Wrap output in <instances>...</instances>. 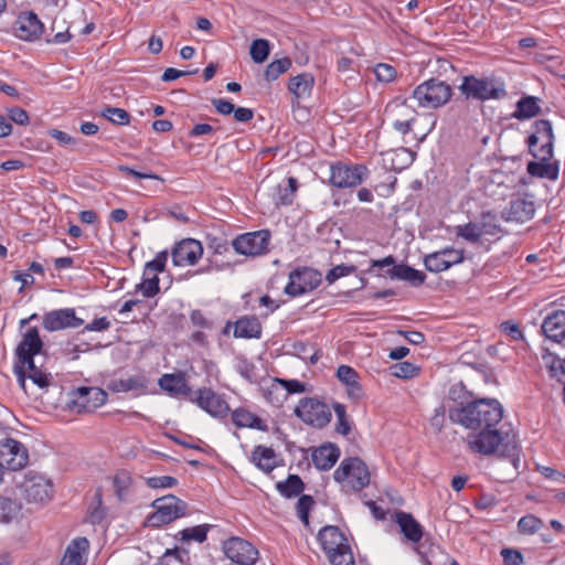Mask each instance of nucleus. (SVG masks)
<instances>
[{
    "label": "nucleus",
    "instance_id": "bf43d9fd",
    "mask_svg": "<svg viewBox=\"0 0 565 565\" xmlns=\"http://www.w3.org/2000/svg\"><path fill=\"white\" fill-rule=\"evenodd\" d=\"M553 143L554 140H544L541 142V146L537 149L535 147L529 149L535 159L550 162V160L553 158Z\"/></svg>",
    "mask_w": 565,
    "mask_h": 565
},
{
    "label": "nucleus",
    "instance_id": "aec40b11",
    "mask_svg": "<svg viewBox=\"0 0 565 565\" xmlns=\"http://www.w3.org/2000/svg\"><path fill=\"white\" fill-rule=\"evenodd\" d=\"M195 403L213 417H224L230 412V406L223 396L211 388H199Z\"/></svg>",
    "mask_w": 565,
    "mask_h": 565
},
{
    "label": "nucleus",
    "instance_id": "2eb2a0df",
    "mask_svg": "<svg viewBox=\"0 0 565 565\" xmlns=\"http://www.w3.org/2000/svg\"><path fill=\"white\" fill-rule=\"evenodd\" d=\"M222 548L225 556L237 565H255L259 556L258 550L250 542L238 536L224 541Z\"/></svg>",
    "mask_w": 565,
    "mask_h": 565
},
{
    "label": "nucleus",
    "instance_id": "393cba45",
    "mask_svg": "<svg viewBox=\"0 0 565 565\" xmlns=\"http://www.w3.org/2000/svg\"><path fill=\"white\" fill-rule=\"evenodd\" d=\"M542 331L553 342L561 343L565 340V310L550 312L543 320Z\"/></svg>",
    "mask_w": 565,
    "mask_h": 565
},
{
    "label": "nucleus",
    "instance_id": "20e7f679",
    "mask_svg": "<svg viewBox=\"0 0 565 565\" xmlns=\"http://www.w3.org/2000/svg\"><path fill=\"white\" fill-rule=\"evenodd\" d=\"M466 99L478 102L499 100L507 97L508 92L503 79L497 76L466 75L459 85Z\"/></svg>",
    "mask_w": 565,
    "mask_h": 565
},
{
    "label": "nucleus",
    "instance_id": "de8ad7c7",
    "mask_svg": "<svg viewBox=\"0 0 565 565\" xmlns=\"http://www.w3.org/2000/svg\"><path fill=\"white\" fill-rule=\"evenodd\" d=\"M456 235L465 241L477 244L482 243L479 222H468L456 227Z\"/></svg>",
    "mask_w": 565,
    "mask_h": 565
},
{
    "label": "nucleus",
    "instance_id": "13d9d810",
    "mask_svg": "<svg viewBox=\"0 0 565 565\" xmlns=\"http://www.w3.org/2000/svg\"><path fill=\"white\" fill-rule=\"evenodd\" d=\"M145 481L150 489H168L178 484L177 478L172 476L148 477Z\"/></svg>",
    "mask_w": 565,
    "mask_h": 565
},
{
    "label": "nucleus",
    "instance_id": "4468645a",
    "mask_svg": "<svg viewBox=\"0 0 565 565\" xmlns=\"http://www.w3.org/2000/svg\"><path fill=\"white\" fill-rule=\"evenodd\" d=\"M366 174L365 166L335 162L330 166L329 183L339 189L355 188L363 182Z\"/></svg>",
    "mask_w": 565,
    "mask_h": 565
},
{
    "label": "nucleus",
    "instance_id": "39448f33",
    "mask_svg": "<svg viewBox=\"0 0 565 565\" xmlns=\"http://www.w3.org/2000/svg\"><path fill=\"white\" fill-rule=\"evenodd\" d=\"M317 539L331 565H355L348 539L338 526H323Z\"/></svg>",
    "mask_w": 565,
    "mask_h": 565
},
{
    "label": "nucleus",
    "instance_id": "69168bd1",
    "mask_svg": "<svg viewBox=\"0 0 565 565\" xmlns=\"http://www.w3.org/2000/svg\"><path fill=\"white\" fill-rule=\"evenodd\" d=\"M278 383L281 384L284 390L287 393V397L290 394H301L306 392V384L303 382H300L299 380H285L279 379Z\"/></svg>",
    "mask_w": 565,
    "mask_h": 565
},
{
    "label": "nucleus",
    "instance_id": "864d4df0",
    "mask_svg": "<svg viewBox=\"0 0 565 565\" xmlns=\"http://www.w3.org/2000/svg\"><path fill=\"white\" fill-rule=\"evenodd\" d=\"M270 52L269 42L265 39L254 40L250 44V56L255 63H263L267 60Z\"/></svg>",
    "mask_w": 565,
    "mask_h": 565
},
{
    "label": "nucleus",
    "instance_id": "a878e982",
    "mask_svg": "<svg viewBox=\"0 0 565 565\" xmlns=\"http://www.w3.org/2000/svg\"><path fill=\"white\" fill-rule=\"evenodd\" d=\"M395 522L399 526V530L407 542L417 544L422 541L424 536V527L413 516V514L398 511L395 513Z\"/></svg>",
    "mask_w": 565,
    "mask_h": 565
},
{
    "label": "nucleus",
    "instance_id": "a211bd4d",
    "mask_svg": "<svg viewBox=\"0 0 565 565\" xmlns=\"http://www.w3.org/2000/svg\"><path fill=\"white\" fill-rule=\"evenodd\" d=\"M203 255L201 242L186 238L177 243L172 249V263L177 267H185L195 265Z\"/></svg>",
    "mask_w": 565,
    "mask_h": 565
},
{
    "label": "nucleus",
    "instance_id": "6e6552de",
    "mask_svg": "<svg viewBox=\"0 0 565 565\" xmlns=\"http://www.w3.org/2000/svg\"><path fill=\"white\" fill-rule=\"evenodd\" d=\"M21 495L28 503L46 504L53 499L54 486L51 479L36 471H29L17 481Z\"/></svg>",
    "mask_w": 565,
    "mask_h": 565
},
{
    "label": "nucleus",
    "instance_id": "8fccbe9b",
    "mask_svg": "<svg viewBox=\"0 0 565 565\" xmlns=\"http://www.w3.org/2000/svg\"><path fill=\"white\" fill-rule=\"evenodd\" d=\"M315 503V499L311 495L301 494L296 504L297 516L306 527H309V514Z\"/></svg>",
    "mask_w": 565,
    "mask_h": 565
},
{
    "label": "nucleus",
    "instance_id": "338daca9",
    "mask_svg": "<svg viewBox=\"0 0 565 565\" xmlns=\"http://www.w3.org/2000/svg\"><path fill=\"white\" fill-rule=\"evenodd\" d=\"M9 119L20 126H26L30 122L28 113L21 107H13L9 109Z\"/></svg>",
    "mask_w": 565,
    "mask_h": 565
},
{
    "label": "nucleus",
    "instance_id": "a19ab883",
    "mask_svg": "<svg viewBox=\"0 0 565 565\" xmlns=\"http://www.w3.org/2000/svg\"><path fill=\"white\" fill-rule=\"evenodd\" d=\"M540 110L539 99L533 96H526L516 103L514 117L518 119H530L535 117Z\"/></svg>",
    "mask_w": 565,
    "mask_h": 565
},
{
    "label": "nucleus",
    "instance_id": "5fc2aeb1",
    "mask_svg": "<svg viewBox=\"0 0 565 565\" xmlns=\"http://www.w3.org/2000/svg\"><path fill=\"white\" fill-rule=\"evenodd\" d=\"M167 260L168 252H159L152 260L146 263L143 275L149 276L152 274L158 276L159 273H163L166 269Z\"/></svg>",
    "mask_w": 565,
    "mask_h": 565
},
{
    "label": "nucleus",
    "instance_id": "ddd939ff",
    "mask_svg": "<svg viewBox=\"0 0 565 565\" xmlns=\"http://www.w3.org/2000/svg\"><path fill=\"white\" fill-rule=\"evenodd\" d=\"M29 462V450L25 445L12 437L0 439V466L12 471L23 469Z\"/></svg>",
    "mask_w": 565,
    "mask_h": 565
},
{
    "label": "nucleus",
    "instance_id": "603ef678",
    "mask_svg": "<svg viewBox=\"0 0 565 565\" xmlns=\"http://www.w3.org/2000/svg\"><path fill=\"white\" fill-rule=\"evenodd\" d=\"M333 411L337 416L335 430L343 436H348L351 433V423L347 414L345 405L341 403H334Z\"/></svg>",
    "mask_w": 565,
    "mask_h": 565
},
{
    "label": "nucleus",
    "instance_id": "dca6fc26",
    "mask_svg": "<svg viewBox=\"0 0 565 565\" xmlns=\"http://www.w3.org/2000/svg\"><path fill=\"white\" fill-rule=\"evenodd\" d=\"M269 231H256L237 236L232 245L236 253L245 256H258L268 250Z\"/></svg>",
    "mask_w": 565,
    "mask_h": 565
},
{
    "label": "nucleus",
    "instance_id": "c85d7f7f",
    "mask_svg": "<svg viewBox=\"0 0 565 565\" xmlns=\"http://www.w3.org/2000/svg\"><path fill=\"white\" fill-rule=\"evenodd\" d=\"M232 423L237 428H250L267 431V424L255 413L245 407H237L231 412Z\"/></svg>",
    "mask_w": 565,
    "mask_h": 565
},
{
    "label": "nucleus",
    "instance_id": "79ce46f5",
    "mask_svg": "<svg viewBox=\"0 0 565 565\" xmlns=\"http://www.w3.org/2000/svg\"><path fill=\"white\" fill-rule=\"evenodd\" d=\"M210 529V524H200L191 527H185L175 534V539L186 543H190L192 541L203 543L207 537Z\"/></svg>",
    "mask_w": 565,
    "mask_h": 565
},
{
    "label": "nucleus",
    "instance_id": "49530a36",
    "mask_svg": "<svg viewBox=\"0 0 565 565\" xmlns=\"http://www.w3.org/2000/svg\"><path fill=\"white\" fill-rule=\"evenodd\" d=\"M292 65L289 57H281L270 62L265 70L264 77L267 82L276 81L281 74L288 72Z\"/></svg>",
    "mask_w": 565,
    "mask_h": 565
},
{
    "label": "nucleus",
    "instance_id": "473e14b6",
    "mask_svg": "<svg viewBox=\"0 0 565 565\" xmlns=\"http://www.w3.org/2000/svg\"><path fill=\"white\" fill-rule=\"evenodd\" d=\"M252 462L262 471L269 473L277 467V456L271 447L258 445L252 452Z\"/></svg>",
    "mask_w": 565,
    "mask_h": 565
},
{
    "label": "nucleus",
    "instance_id": "e2e57ef3",
    "mask_svg": "<svg viewBox=\"0 0 565 565\" xmlns=\"http://www.w3.org/2000/svg\"><path fill=\"white\" fill-rule=\"evenodd\" d=\"M504 565H523V554L515 548L505 547L500 552Z\"/></svg>",
    "mask_w": 565,
    "mask_h": 565
},
{
    "label": "nucleus",
    "instance_id": "f8f14e48",
    "mask_svg": "<svg viewBox=\"0 0 565 565\" xmlns=\"http://www.w3.org/2000/svg\"><path fill=\"white\" fill-rule=\"evenodd\" d=\"M108 398L106 391L94 386H81L71 393L70 407L77 413H92Z\"/></svg>",
    "mask_w": 565,
    "mask_h": 565
},
{
    "label": "nucleus",
    "instance_id": "f03ea898",
    "mask_svg": "<svg viewBox=\"0 0 565 565\" xmlns=\"http://www.w3.org/2000/svg\"><path fill=\"white\" fill-rule=\"evenodd\" d=\"M43 341L36 327L29 328L14 349L13 373L20 387L28 394L26 380L41 390L51 385L52 375L42 365H35V358L43 351Z\"/></svg>",
    "mask_w": 565,
    "mask_h": 565
},
{
    "label": "nucleus",
    "instance_id": "a18cd8bd",
    "mask_svg": "<svg viewBox=\"0 0 565 565\" xmlns=\"http://www.w3.org/2000/svg\"><path fill=\"white\" fill-rule=\"evenodd\" d=\"M298 190V180L295 177L288 178V186L287 188H277L275 204L277 206L284 205L288 206L294 203L296 192Z\"/></svg>",
    "mask_w": 565,
    "mask_h": 565
},
{
    "label": "nucleus",
    "instance_id": "9d476101",
    "mask_svg": "<svg viewBox=\"0 0 565 565\" xmlns=\"http://www.w3.org/2000/svg\"><path fill=\"white\" fill-rule=\"evenodd\" d=\"M295 415L317 428L326 427L332 417L329 406L315 397H303L295 408Z\"/></svg>",
    "mask_w": 565,
    "mask_h": 565
},
{
    "label": "nucleus",
    "instance_id": "0e129e2a",
    "mask_svg": "<svg viewBox=\"0 0 565 565\" xmlns=\"http://www.w3.org/2000/svg\"><path fill=\"white\" fill-rule=\"evenodd\" d=\"M374 73H375L376 78L380 82H384V83H390V82L394 81L396 77L395 68L392 65L385 64V63L377 64L374 68Z\"/></svg>",
    "mask_w": 565,
    "mask_h": 565
},
{
    "label": "nucleus",
    "instance_id": "423d86ee",
    "mask_svg": "<svg viewBox=\"0 0 565 565\" xmlns=\"http://www.w3.org/2000/svg\"><path fill=\"white\" fill-rule=\"evenodd\" d=\"M151 507L153 511L147 515L145 524L154 529H160L189 515L188 503L174 494H167L153 500Z\"/></svg>",
    "mask_w": 565,
    "mask_h": 565
},
{
    "label": "nucleus",
    "instance_id": "1a4fd4ad",
    "mask_svg": "<svg viewBox=\"0 0 565 565\" xmlns=\"http://www.w3.org/2000/svg\"><path fill=\"white\" fill-rule=\"evenodd\" d=\"M412 96L419 107L436 109L450 100L452 88L444 81L430 78L419 84Z\"/></svg>",
    "mask_w": 565,
    "mask_h": 565
},
{
    "label": "nucleus",
    "instance_id": "cd10ccee",
    "mask_svg": "<svg viewBox=\"0 0 565 565\" xmlns=\"http://www.w3.org/2000/svg\"><path fill=\"white\" fill-rule=\"evenodd\" d=\"M416 153L412 150L401 147L382 153L383 164L392 171H402L415 160Z\"/></svg>",
    "mask_w": 565,
    "mask_h": 565
},
{
    "label": "nucleus",
    "instance_id": "0eeeda50",
    "mask_svg": "<svg viewBox=\"0 0 565 565\" xmlns=\"http://www.w3.org/2000/svg\"><path fill=\"white\" fill-rule=\"evenodd\" d=\"M333 479L343 489L361 491L370 484L371 475L366 463L358 457L344 458L333 472Z\"/></svg>",
    "mask_w": 565,
    "mask_h": 565
},
{
    "label": "nucleus",
    "instance_id": "f257e3e1",
    "mask_svg": "<svg viewBox=\"0 0 565 565\" xmlns=\"http://www.w3.org/2000/svg\"><path fill=\"white\" fill-rule=\"evenodd\" d=\"M449 419L475 433L467 435L468 449L481 456L497 455L509 459L515 468L520 461L521 446L518 433L502 422L503 407L492 398H480L449 409Z\"/></svg>",
    "mask_w": 565,
    "mask_h": 565
},
{
    "label": "nucleus",
    "instance_id": "b1692460",
    "mask_svg": "<svg viewBox=\"0 0 565 565\" xmlns=\"http://www.w3.org/2000/svg\"><path fill=\"white\" fill-rule=\"evenodd\" d=\"M89 541L84 537L73 539L65 548L58 565H86Z\"/></svg>",
    "mask_w": 565,
    "mask_h": 565
},
{
    "label": "nucleus",
    "instance_id": "6ab92c4d",
    "mask_svg": "<svg viewBox=\"0 0 565 565\" xmlns=\"http://www.w3.org/2000/svg\"><path fill=\"white\" fill-rule=\"evenodd\" d=\"M83 323L84 320L76 316L73 308L53 310L43 317V327L47 331L78 328Z\"/></svg>",
    "mask_w": 565,
    "mask_h": 565
},
{
    "label": "nucleus",
    "instance_id": "4d7b16f0",
    "mask_svg": "<svg viewBox=\"0 0 565 565\" xmlns=\"http://www.w3.org/2000/svg\"><path fill=\"white\" fill-rule=\"evenodd\" d=\"M543 522L533 514L522 516L518 522V529L521 534H534L541 530Z\"/></svg>",
    "mask_w": 565,
    "mask_h": 565
},
{
    "label": "nucleus",
    "instance_id": "2f4dec72",
    "mask_svg": "<svg viewBox=\"0 0 565 565\" xmlns=\"http://www.w3.org/2000/svg\"><path fill=\"white\" fill-rule=\"evenodd\" d=\"M315 86V76L310 73H301L291 77L288 82V90L297 99H306L311 96Z\"/></svg>",
    "mask_w": 565,
    "mask_h": 565
},
{
    "label": "nucleus",
    "instance_id": "58836bf2",
    "mask_svg": "<svg viewBox=\"0 0 565 565\" xmlns=\"http://www.w3.org/2000/svg\"><path fill=\"white\" fill-rule=\"evenodd\" d=\"M544 140H554L552 122L547 119H540L534 122V132L529 137V148L536 147Z\"/></svg>",
    "mask_w": 565,
    "mask_h": 565
},
{
    "label": "nucleus",
    "instance_id": "7ed1b4c3",
    "mask_svg": "<svg viewBox=\"0 0 565 565\" xmlns=\"http://www.w3.org/2000/svg\"><path fill=\"white\" fill-rule=\"evenodd\" d=\"M384 114L395 131L403 136L413 132L414 138L418 141H423L436 125V120L431 116H424L423 119L429 120L428 127L424 131H416L419 116L416 109L401 99L390 102L385 106Z\"/></svg>",
    "mask_w": 565,
    "mask_h": 565
},
{
    "label": "nucleus",
    "instance_id": "f3484780",
    "mask_svg": "<svg viewBox=\"0 0 565 565\" xmlns=\"http://www.w3.org/2000/svg\"><path fill=\"white\" fill-rule=\"evenodd\" d=\"M465 259L463 249L454 247H445L425 256V268L430 273H441L449 269L454 265L462 263Z\"/></svg>",
    "mask_w": 565,
    "mask_h": 565
},
{
    "label": "nucleus",
    "instance_id": "c756f323",
    "mask_svg": "<svg viewBox=\"0 0 565 565\" xmlns=\"http://www.w3.org/2000/svg\"><path fill=\"white\" fill-rule=\"evenodd\" d=\"M263 327L255 316H244L234 323L233 334L235 338L242 339H260Z\"/></svg>",
    "mask_w": 565,
    "mask_h": 565
},
{
    "label": "nucleus",
    "instance_id": "f704fd0d",
    "mask_svg": "<svg viewBox=\"0 0 565 565\" xmlns=\"http://www.w3.org/2000/svg\"><path fill=\"white\" fill-rule=\"evenodd\" d=\"M479 227L482 243L484 241H498L503 235V228L498 223L495 216L491 214H482L481 220L479 221Z\"/></svg>",
    "mask_w": 565,
    "mask_h": 565
},
{
    "label": "nucleus",
    "instance_id": "9b49d317",
    "mask_svg": "<svg viewBox=\"0 0 565 565\" xmlns=\"http://www.w3.org/2000/svg\"><path fill=\"white\" fill-rule=\"evenodd\" d=\"M322 281L321 273L310 267H298L290 271L289 280L285 286V294L289 297H299L309 294Z\"/></svg>",
    "mask_w": 565,
    "mask_h": 565
},
{
    "label": "nucleus",
    "instance_id": "c03bdc74",
    "mask_svg": "<svg viewBox=\"0 0 565 565\" xmlns=\"http://www.w3.org/2000/svg\"><path fill=\"white\" fill-rule=\"evenodd\" d=\"M276 487L282 497L294 498L303 491L305 483L298 475H289L285 481L278 482Z\"/></svg>",
    "mask_w": 565,
    "mask_h": 565
},
{
    "label": "nucleus",
    "instance_id": "680f3d73",
    "mask_svg": "<svg viewBox=\"0 0 565 565\" xmlns=\"http://www.w3.org/2000/svg\"><path fill=\"white\" fill-rule=\"evenodd\" d=\"M355 271V266H348L344 264L337 265L326 276V279L329 284H333L339 278L351 275Z\"/></svg>",
    "mask_w": 565,
    "mask_h": 565
},
{
    "label": "nucleus",
    "instance_id": "7c9ffc66",
    "mask_svg": "<svg viewBox=\"0 0 565 565\" xmlns=\"http://www.w3.org/2000/svg\"><path fill=\"white\" fill-rule=\"evenodd\" d=\"M312 462L319 470L331 469L340 457V449L333 444H326L312 451Z\"/></svg>",
    "mask_w": 565,
    "mask_h": 565
},
{
    "label": "nucleus",
    "instance_id": "4c0bfd02",
    "mask_svg": "<svg viewBox=\"0 0 565 565\" xmlns=\"http://www.w3.org/2000/svg\"><path fill=\"white\" fill-rule=\"evenodd\" d=\"M278 381L279 379L275 377L268 385L262 388L263 397L266 402L276 407L282 406L287 401V393Z\"/></svg>",
    "mask_w": 565,
    "mask_h": 565
},
{
    "label": "nucleus",
    "instance_id": "774afa93",
    "mask_svg": "<svg viewBox=\"0 0 565 565\" xmlns=\"http://www.w3.org/2000/svg\"><path fill=\"white\" fill-rule=\"evenodd\" d=\"M190 321L194 327H198L201 329H211L212 328V322L199 309L191 311Z\"/></svg>",
    "mask_w": 565,
    "mask_h": 565
},
{
    "label": "nucleus",
    "instance_id": "72a5a7b5",
    "mask_svg": "<svg viewBox=\"0 0 565 565\" xmlns=\"http://www.w3.org/2000/svg\"><path fill=\"white\" fill-rule=\"evenodd\" d=\"M534 213L535 206L531 201L518 198L510 203L509 217L513 221L526 222L533 217Z\"/></svg>",
    "mask_w": 565,
    "mask_h": 565
},
{
    "label": "nucleus",
    "instance_id": "3c124183",
    "mask_svg": "<svg viewBox=\"0 0 565 565\" xmlns=\"http://www.w3.org/2000/svg\"><path fill=\"white\" fill-rule=\"evenodd\" d=\"M420 369L414 363L404 361L391 366V373L398 379H413L419 375Z\"/></svg>",
    "mask_w": 565,
    "mask_h": 565
},
{
    "label": "nucleus",
    "instance_id": "412c9836",
    "mask_svg": "<svg viewBox=\"0 0 565 565\" xmlns=\"http://www.w3.org/2000/svg\"><path fill=\"white\" fill-rule=\"evenodd\" d=\"M149 380L143 373L129 375L126 379H114L107 387L113 393H134L136 396L148 393Z\"/></svg>",
    "mask_w": 565,
    "mask_h": 565
},
{
    "label": "nucleus",
    "instance_id": "6e6d98bb",
    "mask_svg": "<svg viewBox=\"0 0 565 565\" xmlns=\"http://www.w3.org/2000/svg\"><path fill=\"white\" fill-rule=\"evenodd\" d=\"M102 116L116 125L126 126L130 122V115L127 110L117 107H106Z\"/></svg>",
    "mask_w": 565,
    "mask_h": 565
},
{
    "label": "nucleus",
    "instance_id": "5701e85b",
    "mask_svg": "<svg viewBox=\"0 0 565 565\" xmlns=\"http://www.w3.org/2000/svg\"><path fill=\"white\" fill-rule=\"evenodd\" d=\"M158 385L171 397L188 396L191 393V387L183 372L164 373L158 380Z\"/></svg>",
    "mask_w": 565,
    "mask_h": 565
},
{
    "label": "nucleus",
    "instance_id": "09e8293b",
    "mask_svg": "<svg viewBox=\"0 0 565 565\" xmlns=\"http://www.w3.org/2000/svg\"><path fill=\"white\" fill-rule=\"evenodd\" d=\"M160 279L157 275L147 276L141 282L136 285V292H140L145 298H152L160 291Z\"/></svg>",
    "mask_w": 565,
    "mask_h": 565
},
{
    "label": "nucleus",
    "instance_id": "c9c22d12",
    "mask_svg": "<svg viewBox=\"0 0 565 565\" xmlns=\"http://www.w3.org/2000/svg\"><path fill=\"white\" fill-rule=\"evenodd\" d=\"M390 275L392 278L409 281L414 286L423 285L426 278L423 271L404 264L393 266L390 270Z\"/></svg>",
    "mask_w": 565,
    "mask_h": 565
},
{
    "label": "nucleus",
    "instance_id": "4be33fe9",
    "mask_svg": "<svg viewBox=\"0 0 565 565\" xmlns=\"http://www.w3.org/2000/svg\"><path fill=\"white\" fill-rule=\"evenodd\" d=\"M14 35L23 41H34L43 32V24L33 12L21 13L14 23Z\"/></svg>",
    "mask_w": 565,
    "mask_h": 565
},
{
    "label": "nucleus",
    "instance_id": "052dcab7",
    "mask_svg": "<svg viewBox=\"0 0 565 565\" xmlns=\"http://www.w3.org/2000/svg\"><path fill=\"white\" fill-rule=\"evenodd\" d=\"M17 514V504L8 498H0V522L9 523Z\"/></svg>",
    "mask_w": 565,
    "mask_h": 565
},
{
    "label": "nucleus",
    "instance_id": "e433bc0d",
    "mask_svg": "<svg viewBox=\"0 0 565 565\" xmlns=\"http://www.w3.org/2000/svg\"><path fill=\"white\" fill-rule=\"evenodd\" d=\"M107 516V509L103 504V491L102 488H97L93 502L88 507L86 521L93 525L102 524Z\"/></svg>",
    "mask_w": 565,
    "mask_h": 565
},
{
    "label": "nucleus",
    "instance_id": "bb28decb",
    "mask_svg": "<svg viewBox=\"0 0 565 565\" xmlns=\"http://www.w3.org/2000/svg\"><path fill=\"white\" fill-rule=\"evenodd\" d=\"M337 379L345 386L348 397L359 402L363 397V387L359 382V373L349 365H340L337 369Z\"/></svg>",
    "mask_w": 565,
    "mask_h": 565
},
{
    "label": "nucleus",
    "instance_id": "37998d69",
    "mask_svg": "<svg viewBox=\"0 0 565 565\" xmlns=\"http://www.w3.org/2000/svg\"><path fill=\"white\" fill-rule=\"evenodd\" d=\"M526 170L533 177L547 178L550 180H555L558 175V167L546 161H530Z\"/></svg>",
    "mask_w": 565,
    "mask_h": 565
},
{
    "label": "nucleus",
    "instance_id": "ea45409f",
    "mask_svg": "<svg viewBox=\"0 0 565 565\" xmlns=\"http://www.w3.org/2000/svg\"><path fill=\"white\" fill-rule=\"evenodd\" d=\"M113 486L118 500L124 501L132 489L134 478L129 471L119 470L113 478Z\"/></svg>",
    "mask_w": 565,
    "mask_h": 565
}]
</instances>
